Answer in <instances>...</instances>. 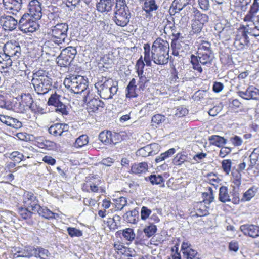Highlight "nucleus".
Returning a JSON list of instances; mask_svg holds the SVG:
<instances>
[{
  "instance_id": "1",
  "label": "nucleus",
  "mask_w": 259,
  "mask_h": 259,
  "mask_svg": "<svg viewBox=\"0 0 259 259\" xmlns=\"http://www.w3.org/2000/svg\"><path fill=\"white\" fill-rule=\"evenodd\" d=\"M168 42L161 38H157L150 48L148 44L144 46V60L147 66H151V61L159 65H165L169 59Z\"/></svg>"
},
{
  "instance_id": "2",
  "label": "nucleus",
  "mask_w": 259,
  "mask_h": 259,
  "mask_svg": "<svg viewBox=\"0 0 259 259\" xmlns=\"http://www.w3.org/2000/svg\"><path fill=\"white\" fill-rule=\"evenodd\" d=\"M31 82L37 94L45 95L51 90L52 79L46 70H38L33 72Z\"/></svg>"
},
{
  "instance_id": "3",
  "label": "nucleus",
  "mask_w": 259,
  "mask_h": 259,
  "mask_svg": "<svg viewBox=\"0 0 259 259\" xmlns=\"http://www.w3.org/2000/svg\"><path fill=\"white\" fill-rule=\"evenodd\" d=\"M68 30L66 23H58L52 26L49 33L50 40L58 45L67 42L69 40L67 39Z\"/></svg>"
},
{
  "instance_id": "4",
  "label": "nucleus",
  "mask_w": 259,
  "mask_h": 259,
  "mask_svg": "<svg viewBox=\"0 0 259 259\" xmlns=\"http://www.w3.org/2000/svg\"><path fill=\"white\" fill-rule=\"evenodd\" d=\"M64 83L68 89L75 94H80L85 91L88 86V81L80 75L66 78Z\"/></svg>"
},
{
  "instance_id": "5",
  "label": "nucleus",
  "mask_w": 259,
  "mask_h": 259,
  "mask_svg": "<svg viewBox=\"0 0 259 259\" xmlns=\"http://www.w3.org/2000/svg\"><path fill=\"white\" fill-rule=\"evenodd\" d=\"M201 64L203 65H210L214 58V55L211 49V44L208 41H203L199 46L197 56Z\"/></svg>"
},
{
  "instance_id": "6",
  "label": "nucleus",
  "mask_w": 259,
  "mask_h": 259,
  "mask_svg": "<svg viewBox=\"0 0 259 259\" xmlns=\"http://www.w3.org/2000/svg\"><path fill=\"white\" fill-rule=\"evenodd\" d=\"M247 30H245L244 25H241L238 29L237 34L234 42V46L238 50H242L248 46L249 42L247 35Z\"/></svg>"
},
{
  "instance_id": "7",
  "label": "nucleus",
  "mask_w": 259,
  "mask_h": 259,
  "mask_svg": "<svg viewBox=\"0 0 259 259\" xmlns=\"http://www.w3.org/2000/svg\"><path fill=\"white\" fill-rule=\"evenodd\" d=\"M2 52L8 58H10V59L13 61L17 60L19 57L21 50L18 42L10 41L4 45Z\"/></svg>"
},
{
  "instance_id": "8",
  "label": "nucleus",
  "mask_w": 259,
  "mask_h": 259,
  "mask_svg": "<svg viewBox=\"0 0 259 259\" xmlns=\"http://www.w3.org/2000/svg\"><path fill=\"white\" fill-rule=\"evenodd\" d=\"M131 17L130 9L114 10L113 20L117 26L123 27L129 23Z\"/></svg>"
},
{
  "instance_id": "9",
  "label": "nucleus",
  "mask_w": 259,
  "mask_h": 259,
  "mask_svg": "<svg viewBox=\"0 0 259 259\" xmlns=\"http://www.w3.org/2000/svg\"><path fill=\"white\" fill-rule=\"evenodd\" d=\"M27 14H24L19 21L18 25L22 31L25 32H33L37 29L38 24L32 20Z\"/></svg>"
},
{
  "instance_id": "10",
  "label": "nucleus",
  "mask_w": 259,
  "mask_h": 259,
  "mask_svg": "<svg viewBox=\"0 0 259 259\" xmlns=\"http://www.w3.org/2000/svg\"><path fill=\"white\" fill-rule=\"evenodd\" d=\"M22 203L24 206L29 207L33 211L38 207L39 201L33 193L24 191L22 195Z\"/></svg>"
},
{
  "instance_id": "11",
  "label": "nucleus",
  "mask_w": 259,
  "mask_h": 259,
  "mask_svg": "<svg viewBox=\"0 0 259 259\" xmlns=\"http://www.w3.org/2000/svg\"><path fill=\"white\" fill-rule=\"evenodd\" d=\"M28 12L26 13L29 17L35 20H39L42 16L41 7L40 3L37 0H32L28 5Z\"/></svg>"
},
{
  "instance_id": "12",
  "label": "nucleus",
  "mask_w": 259,
  "mask_h": 259,
  "mask_svg": "<svg viewBox=\"0 0 259 259\" xmlns=\"http://www.w3.org/2000/svg\"><path fill=\"white\" fill-rule=\"evenodd\" d=\"M237 94L245 100H259V89L253 86L249 87L245 91H239Z\"/></svg>"
},
{
  "instance_id": "13",
  "label": "nucleus",
  "mask_w": 259,
  "mask_h": 259,
  "mask_svg": "<svg viewBox=\"0 0 259 259\" xmlns=\"http://www.w3.org/2000/svg\"><path fill=\"white\" fill-rule=\"evenodd\" d=\"M17 20L9 15H3L0 17V24L5 30L12 31L18 24Z\"/></svg>"
},
{
  "instance_id": "14",
  "label": "nucleus",
  "mask_w": 259,
  "mask_h": 259,
  "mask_svg": "<svg viewBox=\"0 0 259 259\" xmlns=\"http://www.w3.org/2000/svg\"><path fill=\"white\" fill-rule=\"evenodd\" d=\"M13 61L10 58H8L4 55L2 52H0V71L4 73L5 76H9L12 71L11 68Z\"/></svg>"
},
{
  "instance_id": "15",
  "label": "nucleus",
  "mask_w": 259,
  "mask_h": 259,
  "mask_svg": "<svg viewBox=\"0 0 259 259\" xmlns=\"http://www.w3.org/2000/svg\"><path fill=\"white\" fill-rule=\"evenodd\" d=\"M171 47L174 50L173 54L178 55L179 53H185L189 49V45L183 40L179 39H172Z\"/></svg>"
},
{
  "instance_id": "16",
  "label": "nucleus",
  "mask_w": 259,
  "mask_h": 259,
  "mask_svg": "<svg viewBox=\"0 0 259 259\" xmlns=\"http://www.w3.org/2000/svg\"><path fill=\"white\" fill-rule=\"evenodd\" d=\"M5 9L11 11L10 13L16 15L21 9L22 0H3Z\"/></svg>"
},
{
  "instance_id": "17",
  "label": "nucleus",
  "mask_w": 259,
  "mask_h": 259,
  "mask_svg": "<svg viewBox=\"0 0 259 259\" xmlns=\"http://www.w3.org/2000/svg\"><path fill=\"white\" fill-rule=\"evenodd\" d=\"M240 229L245 235L253 238L259 237V227L256 225L245 224L241 225Z\"/></svg>"
},
{
  "instance_id": "18",
  "label": "nucleus",
  "mask_w": 259,
  "mask_h": 259,
  "mask_svg": "<svg viewBox=\"0 0 259 259\" xmlns=\"http://www.w3.org/2000/svg\"><path fill=\"white\" fill-rule=\"evenodd\" d=\"M104 105V102L98 98H93L90 99L87 103V109L89 112H95L97 111H101Z\"/></svg>"
},
{
  "instance_id": "19",
  "label": "nucleus",
  "mask_w": 259,
  "mask_h": 259,
  "mask_svg": "<svg viewBox=\"0 0 259 259\" xmlns=\"http://www.w3.org/2000/svg\"><path fill=\"white\" fill-rule=\"evenodd\" d=\"M115 4L114 0H100L96 4V9L98 12H109Z\"/></svg>"
},
{
  "instance_id": "20",
  "label": "nucleus",
  "mask_w": 259,
  "mask_h": 259,
  "mask_svg": "<svg viewBox=\"0 0 259 259\" xmlns=\"http://www.w3.org/2000/svg\"><path fill=\"white\" fill-rule=\"evenodd\" d=\"M33 102V100L31 94L29 93L22 94L21 101L19 103V112H23L26 109H29Z\"/></svg>"
},
{
  "instance_id": "21",
  "label": "nucleus",
  "mask_w": 259,
  "mask_h": 259,
  "mask_svg": "<svg viewBox=\"0 0 259 259\" xmlns=\"http://www.w3.org/2000/svg\"><path fill=\"white\" fill-rule=\"evenodd\" d=\"M194 0H174L172 3L173 10L175 13L179 12L188 5H193Z\"/></svg>"
},
{
  "instance_id": "22",
  "label": "nucleus",
  "mask_w": 259,
  "mask_h": 259,
  "mask_svg": "<svg viewBox=\"0 0 259 259\" xmlns=\"http://www.w3.org/2000/svg\"><path fill=\"white\" fill-rule=\"evenodd\" d=\"M33 211L34 213L37 212L39 215L47 219H55L59 216L58 214L52 212L47 207H41L39 204L36 210Z\"/></svg>"
},
{
  "instance_id": "23",
  "label": "nucleus",
  "mask_w": 259,
  "mask_h": 259,
  "mask_svg": "<svg viewBox=\"0 0 259 259\" xmlns=\"http://www.w3.org/2000/svg\"><path fill=\"white\" fill-rule=\"evenodd\" d=\"M191 158L188 156V154L185 152H181L177 154L173 159V163L174 165L180 166L185 162L191 163Z\"/></svg>"
},
{
  "instance_id": "24",
  "label": "nucleus",
  "mask_w": 259,
  "mask_h": 259,
  "mask_svg": "<svg viewBox=\"0 0 259 259\" xmlns=\"http://www.w3.org/2000/svg\"><path fill=\"white\" fill-rule=\"evenodd\" d=\"M125 221L132 224H136L139 221V211L135 208L131 211H127L123 216Z\"/></svg>"
},
{
  "instance_id": "25",
  "label": "nucleus",
  "mask_w": 259,
  "mask_h": 259,
  "mask_svg": "<svg viewBox=\"0 0 259 259\" xmlns=\"http://www.w3.org/2000/svg\"><path fill=\"white\" fill-rule=\"evenodd\" d=\"M143 10L146 14H150L151 12L156 11L158 8V6L156 3L155 0H144Z\"/></svg>"
},
{
  "instance_id": "26",
  "label": "nucleus",
  "mask_w": 259,
  "mask_h": 259,
  "mask_svg": "<svg viewBox=\"0 0 259 259\" xmlns=\"http://www.w3.org/2000/svg\"><path fill=\"white\" fill-rule=\"evenodd\" d=\"M18 213L22 219L29 220L31 218L34 212L29 207L20 206L18 208Z\"/></svg>"
},
{
  "instance_id": "27",
  "label": "nucleus",
  "mask_w": 259,
  "mask_h": 259,
  "mask_svg": "<svg viewBox=\"0 0 259 259\" xmlns=\"http://www.w3.org/2000/svg\"><path fill=\"white\" fill-rule=\"evenodd\" d=\"M219 200L223 203L231 201V199L228 193V189L227 187L223 186L220 188Z\"/></svg>"
},
{
  "instance_id": "28",
  "label": "nucleus",
  "mask_w": 259,
  "mask_h": 259,
  "mask_svg": "<svg viewBox=\"0 0 259 259\" xmlns=\"http://www.w3.org/2000/svg\"><path fill=\"white\" fill-rule=\"evenodd\" d=\"M32 251L34 252L35 257L40 259H46L50 255L47 249L41 247H33Z\"/></svg>"
},
{
  "instance_id": "29",
  "label": "nucleus",
  "mask_w": 259,
  "mask_h": 259,
  "mask_svg": "<svg viewBox=\"0 0 259 259\" xmlns=\"http://www.w3.org/2000/svg\"><path fill=\"white\" fill-rule=\"evenodd\" d=\"M148 170V165L146 162H141L137 164H134L132 166L131 170L135 174L144 173Z\"/></svg>"
},
{
  "instance_id": "30",
  "label": "nucleus",
  "mask_w": 259,
  "mask_h": 259,
  "mask_svg": "<svg viewBox=\"0 0 259 259\" xmlns=\"http://www.w3.org/2000/svg\"><path fill=\"white\" fill-rule=\"evenodd\" d=\"M136 80L133 78L129 82L127 88L126 93V97L127 98H134L137 96V94L136 93L135 90L136 88Z\"/></svg>"
},
{
  "instance_id": "31",
  "label": "nucleus",
  "mask_w": 259,
  "mask_h": 259,
  "mask_svg": "<svg viewBox=\"0 0 259 259\" xmlns=\"http://www.w3.org/2000/svg\"><path fill=\"white\" fill-rule=\"evenodd\" d=\"M210 144L218 147H221L226 143V139L218 135H213L209 138Z\"/></svg>"
},
{
  "instance_id": "32",
  "label": "nucleus",
  "mask_w": 259,
  "mask_h": 259,
  "mask_svg": "<svg viewBox=\"0 0 259 259\" xmlns=\"http://www.w3.org/2000/svg\"><path fill=\"white\" fill-rule=\"evenodd\" d=\"M72 61L68 58L65 55H62V54L60 53V55L57 58L56 62L58 66L62 67H67L70 65Z\"/></svg>"
},
{
  "instance_id": "33",
  "label": "nucleus",
  "mask_w": 259,
  "mask_h": 259,
  "mask_svg": "<svg viewBox=\"0 0 259 259\" xmlns=\"http://www.w3.org/2000/svg\"><path fill=\"white\" fill-rule=\"evenodd\" d=\"M60 123L53 124L49 128V133L54 136H61L63 135Z\"/></svg>"
},
{
  "instance_id": "34",
  "label": "nucleus",
  "mask_w": 259,
  "mask_h": 259,
  "mask_svg": "<svg viewBox=\"0 0 259 259\" xmlns=\"http://www.w3.org/2000/svg\"><path fill=\"white\" fill-rule=\"evenodd\" d=\"M61 53L62 54V55H63L68 57L69 59L73 61L77 54V51L75 47L69 46L64 49Z\"/></svg>"
},
{
  "instance_id": "35",
  "label": "nucleus",
  "mask_w": 259,
  "mask_h": 259,
  "mask_svg": "<svg viewBox=\"0 0 259 259\" xmlns=\"http://www.w3.org/2000/svg\"><path fill=\"white\" fill-rule=\"evenodd\" d=\"M61 96L56 93L52 94L48 99L47 104L49 106H53L56 107L62 101H61Z\"/></svg>"
},
{
  "instance_id": "36",
  "label": "nucleus",
  "mask_w": 259,
  "mask_h": 259,
  "mask_svg": "<svg viewBox=\"0 0 259 259\" xmlns=\"http://www.w3.org/2000/svg\"><path fill=\"white\" fill-rule=\"evenodd\" d=\"M233 33V29L230 26L223 27L221 31L219 32V37H222L225 40H228L230 39L231 34Z\"/></svg>"
},
{
  "instance_id": "37",
  "label": "nucleus",
  "mask_w": 259,
  "mask_h": 259,
  "mask_svg": "<svg viewBox=\"0 0 259 259\" xmlns=\"http://www.w3.org/2000/svg\"><path fill=\"white\" fill-rule=\"evenodd\" d=\"M113 84V80L112 79H106L104 82L100 84V92L103 95L108 94L109 89L110 86Z\"/></svg>"
},
{
  "instance_id": "38",
  "label": "nucleus",
  "mask_w": 259,
  "mask_h": 259,
  "mask_svg": "<svg viewBox=\"0 0 259 259\" xmlns=\"http://www.w3.org/2000/svg\"><path fill=\"white\" fill-rule=\"evenodd\" d=\"M88 142V137L86 135H82L76 139L73 146L76 148H81L86 145Z\"/></svg>"
},
{
  "instance_id": "39",
  "label": "nucleus",
  "mask_w": 259,
  "mask_h": 259,
  "mask_svg": "<svg viewBox=\"0 0 259 259\" xmlns=\"http://www.w3.org/2000/svg\"><path fill=\"white\" fill-rule=\"evenodd\" d=\"M111 134L110 131H103L100 133L99 139L105 145H110Z\"/></svg>"
},
{
  "instance_id": "40",
  "label": "nucleus",
  "mask_w": 259,
  "mask_h": 259,
  "mask_svg": "<svg viewBox=\"0 0 259 259\" xmlns=\"http://www.w3.org/2000/svg\"><path fill=\"white\" fill-rule=\"evenodd\" d=\"M191 63L192 65V68L194 70L197 71L199 73H201L203 71L202 68L201 66L200 63L198 58L194 55L191 56Z\"/></svg>"
},
{
  "instance_id": "41",
  "label": "nucleus",
  "mask_w": 259,
  "mask_h": 259,
  "mask_svg": "<svg viewBox=\"0 0 259 259\" xmlns=\"http://www.w3.org/2000/svg\"><path fill=\"white\" fill-rule=\"evenodd\" d=\"M98 185V184H96L91 180H90L89 181H87L86 183L84 184L83 189L88 192L90 190L92 192H97L99 190V187Z\"/></svg>"
},
{
  "instance_id": "42",
  "label": "nucleus",
  "mask_w": 259,
  "mask_h": 259,
  "mask_svg": "<svg viewBox=\"0 0 259 259\" xmlns=\"http://www.w3.org/2000/svg\"><path fill=\"white\" fill-rule=\"evenodd\" d=\"M156 231L157 227L153 224H150L148 226H146L143 230L145 235L148 238L154 235Z\"/></svg>"
},
{
  "instance_id": "43",
  "label": "nucleus",
  "mask_w": 259,
  "mask_h": 259,
  "mask_svg": "<svg viewBox=\"0 0 259 259\" xmlns=\"http://www.w3.org/2000/svg\"><path fill=\"white\" fill-rule=\"evenodd\" d=\"M166 119L164 115L161 114H156L154 115L151 119L152 125L157 127V126L162 122H164Z\"/></svg>"
},
{
  "instance_id": "44",
  "label": "nucleus",
  "mask_w": 259,
  "mask_h": 259,
  "mask_svg": "<svg viewBox=\"0 0 259 259\" xmlns=\"http://www.w3.org/2000/svg\"><path fill=\"white\" fill-rule=\"evenodd\" d=\"M183 257L184 259H201L200 254L194 249L189 250V252L186 251L185 254L183 255Z\"/></svg>"
},
{
  "instance_id": "45",
  "label": "nucleus",
  "mask_w": 259,
  "mask_h": 259,
  "mask_svg": "<svg viewBox=\"0 0 259 259\" xmlns=\"http://www.w3.org/2000/svg\"><path fill=\"white\" fill-rule=\"evenodd\" d=\"M123 236L128 241H132L135 237L134 231L131 228H127L123 231Z\"/></svg>"
},
{
  "instance_id": "46",
  "label": "nucleus",
  "mask_w": 259,
  "mask_h": 259,
  "mask_svg": "<svg viewBox=\"0 0 259 259\" xmlns=\"http://www.w3.org/2000/svg\"><path fill=\"white\" fill-rule=\"evenodd\" d=\"M67 230L68 234L71 237H79L81 236L83 234L82 231L75 228L68 227Z\"/></svg>"
},
{
  "instance_id": "47",
  "label": "nucleus",
  "mask_w": 259,
  "mask_h": 259,
  "mask_svg": "<svg viewBox=\"0 0 259 259\" xmlns=\"http://www.w3.org/2000/svg\"><path fill=\"white\" fill-rule=\"evenodd\" d=\"M151 183L153 185L160 184L163 182V178L161 175H151L149 177Z\"/></svg>"
},
{
  "instance_id": "48",
  "label": "nucleus",
  "mask_w": 259,
  "mask_h": 259,
  "mask_svg": "<svg viewBox=\"0 0 259 259\" xmlns=\"http://www.w3.org/2000/svg\"><path fill=\"white\" fill-rule=\"evenodd\" d=\"M127 200L126 198L120 197L116 200L115 206L117 209L121 210L126 205Z\"/></svg>"
},
{
  "instance_id": "49",
  "label": "nucleus",
  "mask_w": 259,
  "mask_h": 259,
  "mask_svg": "<svg viewBox=\"0 0 259 259\" xmlns=\"http://www.w3.org/2000/svg\"><path fill=\"white\" fill-rule=\"evenodd\" d=\"M255 194V191L252 188L249 189L243 195L242 200L244 201H249Z\"/></svg>"
},
{
  "instance_id": "50",
  "label": "nucleus",
  "mask_w": 259,
  "mask_h": 259,
  "mask_svg": "<svg viewBox=\"0 0 259 259\" xmlns=\"http://www.w3.org/2000/svg\"><path fill=\"white\" fill-rule=\"evenodd\" d=\"M56 112L60 113L63 115L68 114V111L67 110V106L62 102L56 107L55 109Z\"/></svg>"
},
{
  "instance_id": "51",
  "label": "nucleus",
  "mask_w": 259,
  "mask_h": 259,
  "mask_svg": "<svg viewBox=\"0 0 259 259\" xmlns=\"http://www.w3.org/2000/svg\"><path fill=\"white\" fill-rule=\"evenodd\" d=\"M39 144L41 148H45L49 150L53 149L56 146L55 142L48 140H44L41 143H40Z\"/></svg>"
},
{
  "instance_id": "52",
  "label": "nucleus",
  "mask_w": 259,
  "mask_h": 259,
  "mask_svg": "<svg viewBox=\"0 0 259 259\" xmlns=\"http://www.w3.org/2000/svg\"><path fill=\"white\" fill-rule=\"evenodd\" d=\"M138 154L142 157H147L151 155L152 150L149 146H145L138 151Z\"/></svg>"
},
{
  "instance_id": "53",
  "label": "nucleus",
  "mask_w": 259,
  "mask_h": 259,
  "mask_svg": "<svg viewBox=\"0 0 259 259\" xmlns=\"http://www.w3.org/2000/svg\"><path fill=\"white\" fill-rule=\"evenodd\" d=\"M203 24L199 21L195 20L192 24V32L193 33H198L201 32L203 27Z\"/></svg>"
},
{
  "instance_id": "54",
  "label": "nucleus",
  "mask_w": 259,
  "mask_h": 259,
  "mask_svg": "<svg viewBox=\"0 0 259 259\" xmlns=\"http://www.w3.org/2000/svg\"><path fill=\"white\" fill-rule=\"evenodd\" d=\"M8 126L15 128H19L22 126V123L17 119L10 117Z\"/></svg>"
},
{
  "instance_id": "55",
  "label": "nucleus",
  "mask_w": 259,
  "mask_h": 259,
  "mask_svg": "<svg viewBox=\"0 0 259 259\" xmlns=\"http://www.w3.org/2000/svg\"><path fill=\"white\" fill-rule=\"evenodd\" d=\"M129 9L125 0H116V5L114 10Z\"/></svg>"
},
{
  "instance_id": "56",
  "label": "nucleus",
  "mask_w": 259,
  "mask_h": 259,
  "mask_svg": "<svg viewBox=\"0 0 259 259\" xmlns=\"http://www.w3.org/2000/svg\"><path fill=\"white\" fill-rule=\"evenodd\" d=\"M118 91L117 88V83L113 81V84L112 86H110L109 89L108 94H109V96L107 97H104L105 98H112L113 95L116 94Z\"/></svg>"
},
{
  "instance_id": "57",
  "label": "nucleus",
  "mask_w": 259,
  "mask_h": 259,
  "mask_svg": "<svg viewBox=\"0 0 259 259\" xmlns=\"http://www.w3.org/2000/svg\"><path fill=\"white\" fill-rule=\"evenodd\" d=\"M231 166V161L230 159L224 160L222 162V167L224 171L227 174H229Z\"/></svg>"
},
{
  "instance_id": "58",
  "label": "nucleus",
  "mask_w": 259,
  "mask_h": 259,
  "mask_svg": "<svg viewBox=\"0 0 259 259\" xmlns=\"http://www.w3.org/2000/svg\"><path fill=\"white\" fill-rule=\"evenodd\" d=\"M151 213V210L146 206H143L141 210V218L143 220H146Z\"/></svg>"
},
{
  "instance_id": "59",
  "label": "nucleus",
  "mask_w": 259,
  "mask_h": 259,
  "mask_svg": "<svg viewBox=\"0 0 259 259\" xmlns=\"http://www.w3.org/2000/svg\"><path fill=\"white\" fill-rule=\"evenodd\" d=\"M188 113V110L184 106L178 107L176 112V115L178 117L185 116Z\"/></svg>"
},
{
  "instance_id": "60",
  "label": "nucleus",
  "mask_w": 259,
  "mask_h": 259,
  "mask_svg": "<svg viewBox=\"0 0 259 259\" xmlns=\"http://www.w3.org/2000/svg\"><path fill=\"white\" fill-rule=\"evenodd\" d=\"M120 135L118 133L111 132L110 144H116L120 141Z\"/></svg>"
},
{
  "instance_id": "61",
  "label": "nucleus",
  "mask_w": 259,
  "mask_h": 259,
  "mask_svg": "<svg viewBox=\"0 0 259 259\" xmlns=\"http://www.w3.org/2000/svg\"><path fill=\"white\" fill-rule=\"evenodd\" d=\"M197 19H196V21H199V22L201 23V24H204V23L208 21V16L205 14H201L198 13L197 14Z\"/></svg>"
},
{
  "instance_id": "62",
  "label": "nucleus",
  "mask_w": 259,
  "mask_h": 259,
  "mask_svg": "<svg viewBox=\"0 0 259 259\" xmlns=\"http://www.w3.org/2000/svg\"><path fill=\"white\" fill-rule=\"evenodd\" d=\"M245 28V30H247L248 32H247L248 34H250L255 37H257L259 36V30H257L256 29L250 27L249 25H244Z\"/></svg>"
},
{
  "instance_id": "63",
  "label": "nucleus",
  "mask_w": 259,
  "mask_h": 259,
  "mask_svg": "<svg viewBox=\"0 0 259 259\" xmlns=\"http://www.w3.org/2000/svg\"><path fill=\"white\" fill-rule=\"evenodd\" d=\"M259 10V0H253V2L251 6L249 12L251 13L255 14Z\"/></svg>"
},
{
  "instance_id": "64",
  "label": "nucleus",
  "mask_w": 259,
  "mask_h": 259,
  "mask_svg": "<svg viewBox=\"0 0 259 259\" xmlns=\"http://www.w3.org/2000/svg\"><path fill=\"white\" fill-rule=\"evenodd\" d=\"M230 140L234 146H240L243 142L242 139L238 136L230 138Z\"/></svg>"
}]
</instances>
